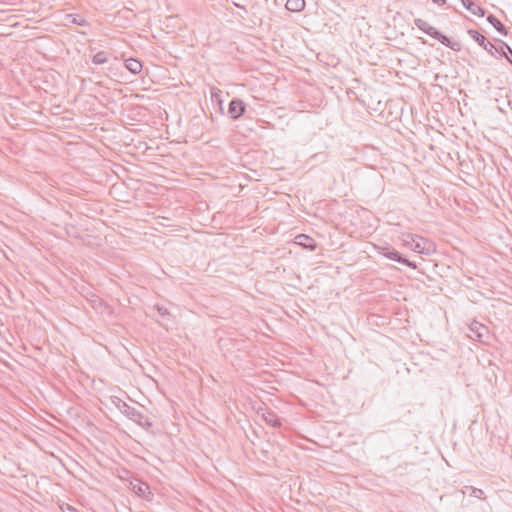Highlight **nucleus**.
I'll use <instances>...</instances> for the list:
<instances>
[{"label":"nucleus","mask_w":512,"mask_h":512,"mask_svg":"<svg viewBox=\"0 0 512 512\" xmlns=\"http://www.w3.org/2000/svg\"><path fill=\"white\" fill-rule=\"evenodd\" d=\"M402 241L404 246L420 254L430 255L435 251L433 243L419 235L404 233Z\"/></svg>","instance_id":"f257e3e1"},{"label":"nucleus","mask_w":512,"mask_h":512,"mask_svg":"<svg viewBox=\"0 0 512 512\" xmlns=\"http://www.w3.org/2000/svg\"><path fill=\"white\" fill-rule=\"evenodd\" d=\"M121 411L126 417H128L130 420L134 421L143 428H149L152 426L149 417L146 416L140 409L123 403Z\"/></svg>","instance_id":"f03ea898"},{"label":"nucleus","mask_w":512,"mask_h":512,"mask_svg":"<svg viewBox=\"0 0 512 512\" xmlns=\"http://www.w3.org/2000/svg\"><path fill=\"white\" fill-rule=\"evenodd\" d=\"M381 254L388 259L404 264L412 269H416V264L404 258L398 251L389 247H381Z\"/></svg>","instance_id":"7ed1b4c3"},{"label":"nucleus","mask_w":512,"mask_h":512,"mask_svg":"<svg viewBox=\"0 0 512 512\" xmlns=\"http://www.w3.org/2000/svg\"><path fill=\"white\" fill-rule=\"evenodd\" d=\"M468 34L470 37L475 40L484 50H486L489 54L494 56V50L497 48L486 39L485 36L480 34L477 30L470 29L468 30Z\"/></svg>","instance_id":"20e7f679"},{"label":"nucleus","mask_w":512,"mask_h":512,"mask_svg":"<svg viewBox=\"0 0 512 512\" xmlns=\"http://www.w3.org/2000/svg\"><path fill=\"white\" fill-rule=\"evenodd\" d=\"M430 37L438 40L441 44L450 48L455 52H459L462 48L461 43L458 41H451L447 36L439 32L436 28L432 31Z\"/></svg>","instance_id":"39448f33"},{"label":"nucleus","mask_w":512,"mask_h":512,"mask_svg":"<svg viewBox=\"0 0 512 512\" xmlns=\"http://www.w3.org/2000/svg\"><path fill=\"white\" fill-rule=\"evenodd\" d=\"M246 110L245 103L238 98L231 100L228 107V113L232 119L240 118Z\"/></svg>","instance_id":"423d86ee"},{"label":"nucleus","mask_w":512,"mask_h":512,"mask_svg":"<svg viewBox=\"0 0 512 512\" xmlns=\"http://www.w3.org/2000/svg\"><path fill=\"white\" fill-rule=\"evenodd\" d=\"M470 332L472 333L470 337H475L479 341H484V338L487 336L488 329L485 325L480 324L478 322H473L470 325Z\"/></svg>","instance_id":"0eeeda50"},{"label":"nucleus","mask_w":512,"mask_h":512,"mask_svg":"<svg viewBox=\"0 0 512 512\" xmlns=\"http://www.w3.org/2000/svg\"><path fill=\"white\" fill-rule=\"evenodd\" d=\"M262 419L265 421L266 424L275 428H279L282 425L280 418L277 416L275 412L271 410H266L262 414Z\"/></svg>","instance_id":"6e6552de"},{"label":"nucleus","mask_w":512,"mask_h":512,"mask_svg":"<svg viewBox=\"0 0 512 512\" xmlns=\"http://www.w3.org/2000/svg\"><path fill=\"white\" fill-rule=\"evenodd\" d=\"M463 6L468 10L470 11L473 15H476V16H479V17H483L485 15V11L482 7H480L479 5L475 4L473 1L471 0H461Z\"/></svg>","instance_id":"1a4fd4ad"},{"label":"nucleus","mask_w":512,"mask_h":512,"mask_svg":"<svg viewBox=\"0 0 512 512\" xmlns=\"http://www.w3.org/2000/svg\"><path fill=\"white\" fill-rule=\"evenodd\" d=\"M487 21L502 35L506 36L508 31L502 22L493 14L487 16Z\"/></svg>","instance_id":"9d476101"},{"label":"nucleus","mask_w":512,"mask_h":512,"mask_svg":"<svg viewBox=\"0 0 512 512\" xmlns=\"http://www.w3.org/2000/svg\"><path fill=\"white\" fill-rule=\"evenodd\" d=\"M125 67L133 74H138L142 70V63L134 58H129L125 61Z\"/></svg>","instance_id":"9b49d317"},{"label":"nucleus","mask_w":512,"mask_h":512,"mask_svg":"<svg viewBox=\"0 0 512 512\" xmlns=\"http://www.w3.org/2000/svg\"><path fill=\"white\" fill-rule=\"evenodd\" d=\"M285 6L289 11L300 12L305 7V1L304 0H287Z\"/></svg>","instance_id":"f8f14e48"},{"label":"nucleus","mask_w":512,"mask_h":512,"mask_svg":"<svg viewBox=\"0 0 512 512\" xmlns=\"http://www.w3.org/2000/svg\"><path fill=\"white\" fill-rule=\"evenodd\" d=\"M414 24L418 29L428 34L429 36L432 34V31L435 29L433 26L429 25L425 20L421 18H417L414 20Z\"/></svg>","instance_id":"ddd939ff"},{"label":"nucleus","mask_w":512,"mask_h":512,"mask_svg":"<svg viewBox=\"0 0 512 512\" xmlns=\"http://www.w3.org/2000/svg\"><path fill=\"white\" fill-rule=\"evenodd\" d=\"M469 492L471 496H474L478 499H484V491L482 489L473 487V486H465V490H463V494Z\"/></svg>","instance_id":"4468645a"},{"label":"nucleus","mask_w":512,"mask_h":512,"mask_svg":"<svg viewBox=\"0 0 512 512\" xmlns=\"http://www.w3.org/2000/svg\"><path fill=\"white\" fill-rule=\"evenodd\" d=\"M92 62L95 65H101V64L107 63L108 62V57H107L106 52L100 51V52L96 53L93 56Z\"/></svg>","instance_id":"2eb2a0df"},{"label":"nucleus","mask_w":512,"mask_h":512,"mask_svg":"<svg viewBox=\"0 0 512 512\" xmlns=\"http://www.w3.org/2000/svg\"><path fill=\"white\" fill-rule=\"evenodd\" d=\"M68 17L72 19L71 21L74 24H77L79 26H86L87 25V21L83 17L78 15V14H74V15L70 14V15H68Z\"/></svg>","instance_id":"dca6fc26"},{"label":"nucleus","mask_w":512,"mask_h":512,"mask_svg":"<svg viewBox=\"0 0 512 512\" xmlns=\"http://www.w3.org/2000/svg\"><path fill=\"white\" fill-rule=\"evenodd\" d=\"M148 489L149 487L142 483L137 486H134V490L138 495H144Z\"/></svg>","instance_id":"f3484780"},{"label":"nucleus","mask_w":512,"mask_h":512,"mask_svg":"<svg viewBox=\"0 0 512 512\" xmlns=\"http://www.w3.org/2000/svg\"><path fill=\"white\" fill-rule=\"evenodd\" d=\"M499 42H500V44H503L505 47H507V50H508V51H509V53L511 54V58H510L509 56H507V55H506V58H507V60H508L510 63H512V49H511V47H510L507 43H505L504 41L499 40Z\"/></svg>","instance_id":"a211bd4d"},{"label":"nucleus","mask_w":512,"mask_h":512,"mask_svg":"<svg viewBox=\"0 0 512 512\" xmlns=\"http://www.w3.org/2000/svg\"><path fill=\"white\" fill-rule=\"evenodd\" d=\"M156 308H157L158 313H159L161 316H166V315H168V314H169V312H168L167 308H165V307H162V306H156Z\"/></svg>","instance_id":"6ab92c4d"},{"label":"nucleus","mask_w":512,"mask_h":512,"mask_svg":"<svg viewBox=\"0 0 512 512\" xmlns=\"http://www.w3.org/2000/svg\"><path fill=\"white\" fill-rule=\"evenodd\" d=\"M504 47L505 46L503 44H501V47L499 49L497 48V50H494V53L496 52V53L500 54V56H505L506 57L507 54H506V52L504 50Z\"/></svg>","instance_id":"aec40b11"},{"label":"nucleus","mask_w":512,"mask_h":512,"mask_svg":"<svg viewBox=\"0 0 512 512\" xmlns=\"http://www.w3.org/2000/svg\"><path fill=\"white\" fill-rule=\"evenodd\" d=\"M298 239H306V240H311L307 235L305 234H301L297 237Z\"/></svg>","instance_id":"412c9836"},{"label":"nucleus","mask_w":512,"mask_h":512,"mask_svg":"<svg viewBox=\"0 0 512 512\" xmlns=\"http://www.w3.org/2000/svg\"><path fill=\"white\" fill-rule=\"evenodd\" d=\"M67 512H79V511L68 505L67 506Z\"/></svg>","instance_id":"4be33fe9"},{"label":"nucleus","mask_w":512,"mask_h":512,"mask_svg":"<svg viewBox=\"0 0 512 512\" xmlns=\"http://www.w3.org/2000/svg\"><path fill=\"white\" fill-rule=\"evenodd\" d=\"M433 2L441 5L445 4V0H433Z\"/></svg>","instance_id":"5701e85b"},{"label":"nucleus","mask_w":512,"mask_h":512,"mask_svg":"<svg viewBox=\"0 0 512 512\" xmlns=\"http://www.w3.org/2000/svg\"><path fill=\"white\" fill-rule=\"evenodd\" d=\"M309 247H310V249H311V250H314V249H315V247H316V245H315V244H312V245H309Z\"/></svg>","instance_id":"b1692460"}]
</instances>
